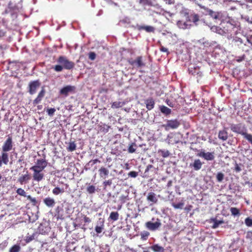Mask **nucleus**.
Returning a JSON list of instances; mask_svg holds the SVG:
<instances>
[{"mask_svg":"<svg viewBox=\"0 0 252 252\" xmlns=\"http://www.w3.org/2000/svg\"><path fill=\"white\" fill-rule=\"evenodd\" d=\"M48 162L45 158L38 159L34 165L30 168L33 172V179L37 182L41 181L44 178V175L42 171L46 167Z\"/></svg>","mask_w":252,"mask_h":252,"instance_id":"obj_1","label":"nucleus"},{"mask_svg":"<svg viewBox=\"0 0 252 252\" xmlns=\"http://www.w3.org/2000/svg\"><path fill=\"white\" fill-rule=\"evenodd\" d=\"M57 62L60 64L56 65L53 67L57 72L62 71L63 68L68 70L72 69L75 65L73 62L69 61L66 57L63 56L59 57Z\"/></svg>","mask_w":252,"mask_h":252,"instance_id":"obj_2","label":"nucleus"},{"mask_svg":"<svg viewBox=\"0 0 252 252\" xmlns=\"http://www.w3.org/2000/svg\"><path fill=\"white\" fill-rule=\"evenodd\" d=\"M129 64H130L133 68H142L145 66L146 64L143 61L142 56H138L135 60L129 59L127 61Z\"/></svg>","mask_w":252,"mask_h":252,"instance_id":"obj_3","label":"nucleus"},{"mask_svg":"<svg viewBox=\"0 0 252 252\" xmlns=\"http://www.w3.org/2000/svg\"><path fill=\"white\" fill-rule=\"evenodd\" d=\"M230 128L233 132L240 134L242 135H243L245 132L247 131L246 127L242 124H231L230 125Z\"/></svg>","mask_w":252,"mask_h":252,"instance_id":"obj_4","label":"nucleus"},{"mask_svg":"<svg viewBox=\"0 0 252 252\" xmlns=\"http://www.w3.org/2000/svg\"><path fill=\"white\" fill-rule=\"evenodd\" d=\"M4 65H6V70H10L12 73L16 72L20 68V65L16 62H5Z\"/></svg>","mask_w":252,"mask_h":252,"instance_id":"obj_5","label":"nucleus"},{"mask_svg":"<svg viewBox=\"0 0 252 252\" xmlns=\"http://www.w3.org/2000/svg\"><path fill=\"white\" fill-rule=\"evenodd\" d=\"M161 224L159 219H157V221L155 222H152L150 221H147L145 223V226L147 228L151 231H155L158 229Z\"/></svg>","mask_w":252,"mask_h":252,"instance_id":"obj_6","label":"nucleus"},{"mask_svg":"<svg viewBox=\"0 0 252 252\" xmlns=\"http://www.w3.org/2000/svg\"><path fill=\"white\" fill-rule=\"evenodd\" d=\"M40 82L38 80L31 81L29 85V92L31 94L36 93V89L40 86Z\"/></svg>","mask_w":252,"mask_h":252,"instance_id":"obj_7","label":"nucleus"},{"mask_svg":"<svg viewBox=\"0 0 252 252\" xmlns=\"http://www.w3.org/2000/svg\"><path fill=\"white\" fill-rule=\"evenodd\" d=\"M215 153L214 152H207L205 153L204 151H201L198 153L197 156L203 158L206 160H212L215 158Z\"/></svg>","mask_w":252,"mask_h":252,"instance_id":"obj_8","label":"nucleus"},{"mask_svg":"<svg viewBox=\"0 0 252 252\" xmlns=\"http://www.w3.org/2000/svg\"><path fill=\"white\" fill-rule=\"evenodd\" d=\"M18 11V8L15 3L12 1H9L8 4L7 8L5 10V13H10L11 15H13Z\"/></svg>","mask_w":252,"mask_h":252,"instance_id":"obj_9","label":"nucleus"},{"mask_svg":"<svg viewBox=\"0 0 252 252\" xmlns=\"http://www.w3.org/2000/svg\"><path fill=\"white\" fill-rule=\"evenodd\" d=\"M12 137L11 136H8L2 146V151L3 152L10 151L12 150Z\"/></svg>","mask_w":252,"mask_h":252,"instance_id":"obj_10","label":"nucleus"},{"mask_svg":"<svg viewBox=\"0 0 252 252\" xmlns=\"http://www.w3.org/2000/svg\"><path fill=\"white\" fill-rule=\"evenodd\" d=\"M75 90V87L68 85L63 88L60 91L61 94L67 96L69 93H74Z\"/></svg>","mask_w":252,"mask_h":252,"instance_id":"obj_11","label":"nucleus"},{"mask_svg":"<svg viewBox=\"0 0 252 252\" xmlns=\"http://www.w3.org/2000/svg\"><path fill=\"white\" fill-rule=\"evenodd\" d=\"M200 7L205 10V14L210 15L215 19H219L220 17V13L215 12L211 9L205 7V6L200 5Z\"/></svg>","mask_w":252,"mask_h":252,"instance_id":"obj_12","label":"nucleus"},{"mask_svg":"<svg viewBox=\"0 0 252 252\" xmlns=\"http://www.w3.org/2000/svg\"><path fill=\"white\" fill-rule=\"evenodd\" d=\"M180 125V122L176 119L168 120L165 126V129L168 130V128L172 129L177 128Z\"/></svg>","mask_w":252,"mask_h":252,"instance_id":"obj_13","label":"nucleus"},{"mask_svg":"<svg viewBox=\"0 0 252 252\" xmlns=\"http://www.w3.org/2000/svg\"><path fill=\"white\" fill-rule=\"evenodd\" d=\"M136 27L138 30H145L147 32H154L155 31V28L151 26L137 25Z\"/></svg>","mask_w":252,"mask_h":252,"instance_id":"obj_14","label":"nucleus"},{"mask_svg":"<svg viewBox=\"0 0 252 252\" xmlns=\"http://www.w3.org/2000/svg\"><path fill=\"white\" fill-rule=\"evenodd\" d=\"M202 165V163L199 159H195L194 162L190 163L189 166L191 167H193L194 170L197 171L200 170Z\"/></svg>","mask_w":252,"mask_h":252,"instance_id":"obj_15","label":"nucleus"},{"mask_svg":"<svg viewBox=\"0 0 252 252\" xmlns=\"http://www.w3.org/2000/svg\"><path fill=\"white\" fill-rule=\"evenodd\" d=\"M43 202L46 206L49 208L53 207L56 204L55 200L50 197L45 198L43 199Z\"/></svg>","mask_w":252,"mask_h":252,"instance_id":"obj_16","label":"nucleus"},{"mask_svg":"<svg viewBox=\"0 0 252 252\" xmlns=\"http://www.w3.org/2000/svg\"><path fill=\"white\" fill-rule=\"evenodd\" d=\"M99 175L100 178L105 179L109 173V170L104 167H101L98 170Z\"/></svg>","mask_w":252,"mask_h":252,"instance_id":"obj_17","label":"nucleus"},{"mask_svg":"<svg viewBox=\"0 0 252 252\" xmlns=\"http://www.w3.org/2000/svg\"><path fill=\"white\" fill-rule=\"evenodd\" d=\"M147 199L148 201L152 202V204L157 203L158 200L156 194L153 192L148 193Z\"/></svg>","mask_w":252,"mask_h":252,"instance_id":"obj_18","label":"nucleus"},{"mask_svg":"<svg viewBox=\"0 0 252 252\" xmlns=\"http://www.w3.org/2000/svg\"><path fill=\"white\" fill-rule=\"evenodd\" d=\"M218 137L220 140H221L223 141H226L228 139V132L226 130L225 128L219 131L218 133Z\"/></svg>","mask_w":252,"mask_h":252,"instance_id":"obj_19","label":"nucleus"},{"mask_svg":"<svg viewBox=\"0 0 252 252\" xmlns=\"http://www.w3.org/2000/svg\"><path fill=\"white\" fill-rule=\"evenodd\" d=\"M145 104L147 109L149 110H151L154 108L155 102L154 99L151 97L145 100Z\"/></svg>","mask_w":252,"mask_h":252,"instance_id":"obj_20","label":"nucleus"},{"mask_svg":"<svg viewBox=\"0 0 252 252\" xmlns=\"http://www.w3.org/2000/svg\"><path fill=\"white\" fill-rule=\"evenodd\" d=\"M30 179V177L29 175L28 174L27 171L26 174L22 175L19 178L18 181L21 185H23L25 182H28Z\"/></svg>","mask_w":252,"mask_h":252,"instance_id":"obj_21","label":"nucleus"},{"mask_svg":"<svg viewBox=\"0 0 252 252\" xmlns=\"http://www.w3.org/2000/svg\"><path fill=\"white\" fill-rule=\"evenodd\" d=\"M151 249L154 252H163L164 251L163 247L159 246L158 244H155L153 245L151 247Z\"/></svg>","mask_w":252,"mask_h":252,"instance_id":"obj_22","label":"nucleus"},{"mask_svg":"<svg viewBox=\"0 0 252 252\" xmlns=\"http://www.w3.org/2000/svg\"><path fill=\"white\" fill-rule=\"evenodd\" d=\"M212 221L214 222L212 228L214 229L218 228L219 225L224 223V221L223 220H218L216 218L213 219Z\"/></svg>","mask_w":252,"mask_h":252,"instance_id":"obj_23","label":"nucleus"},{"mask_svg":"<svg viewBox=\"0 0 252 252\" xmlns=\"http://www.w3.org/2000/svg\"><path fill=\"white\" fill-rule=\"evenodd\" d=\"M119 214L117 212H112L109 216V219L113 221H116L119 219Z\"/></svg>","mask_w":252,"mask_h":252,"instance_id":"obj_24","label":"nucleus"},{"mask_svg":"<svg viewBox=\"0 0 252 252\" xmlns=\"http://www.w3.org/2000/svg\"><path fill=\"white\" fill-rule=\"evenodd\" d=\"M160 110L162 113L166 115L170 114L171 112L170 109L164 105L161 106L160 107Z\"/></svg>","mask_w":252,"mask_h":252,"instance_id":"obj_25","label":"nucleus"},{"mask_svg":"<svg viewBox=\"0 0 252 252\" xmlns=\"http://www.w3.org/2000/svg\"><path fill=\"white\" fill-rule=\"evenodd\" d=\"M125 105L124 102L121 101H115L112 103L111 107L112 108H119L122 107Z\"/></svg>","mask_w":252,"mask_h":252,"instance_id":"obj_26","label":"nucleus"},{"mask_svg":"<svg viewBox=\"0 0 252 252\" xmlns=\"http://www.w3.org/2000/svg\"><path fill=\"white\" fill-rule=\"evenodd\" d=\"M231 215L233 216H237L240 215V210L236 207H231L230 209Z\"/></svg>","mask_w":252,"mask_h":252,"instance_id":"obj_27","label":"nucleus"},{"mask_svg":"<svg viewBox=\"0 0 252 252\" xmlns=\"http://www.w3.org/2000/svg\"><path fill=\"white\" fill-rule=\"evenodd\" d=\"M76 144L75 142H71L69 143L68 146L67 147L66 149L68 152H73L76 150Z\"/></svg>","mask_w":252,"mask_h":252,"instance_id":"obj_28","label":"nucleus"},{"mask_svg":"<svg viewBox=\"0 0 252 252\" xmlns=\"http://www.w3.org/2000/svg\"><path fill=\"white\" fill-rule=\"evenodd\" d=\"M64 192V189L63 188H60L59 187L55 188L53 190L52 192L54 195H57L60 193H63Z\"/></svg>","mask_w":252,"mask_h":252,"instance_id":"obj_29","label":"nucleus"},{"mask_svg":"<svg viewBox=\"0 0 252 252\" xmlns=\"http://www.w3.org/2000/svg\"><path fill=\"white\" fill-rule=\"evenodd\" d=\"M158 153H160L163 158H167L169 156L170 152L168 150L159 149L158 150Z\"/></svg>","mask_w":252,"mask_h":252,"instance_id":"obj_30","label":"nucleus"},{"mask_svg":"<svg viewBox=\"0 0 252 252\" xmlns=\"http://www.w3.org/2000/svg\"><path fill=\"white\" fill-rule=\"evenodd\" d=\"M9 161L8 156L7 153L5 152L3 153L1 156V162H3L4 163L6 164Z\"/></svg>","mask_w":252,"mask_h":252,"instance_id":"obj_31","label":"nucleus"},{"mask_svg":"<svg viewBox=\"0 0 252 252\" xmlns=\"http://www.w3.org/2000/svg\"><path fill=\"white\" fill-rule=\"evenodd\" d=\"M136 147V145L135 143H131L128 148V151L129 153H134L136 151L135 147Z\"/></svg>","mask_w":252,"mask_h":252,"instance_id":"obj_32","label":"nucleus"},{"mask_svg":"<svg viewBox=\"0 0 252 252\" xmlns=\"http://www.w3.org/2000/svg\"><path fill=\"white\" fill-rule=\"evenodd\" d=\"M243 137L252 145V134L248 133L246 131L243 134Z\"/></svg>","mask_w":252,"mask_h":252,"instance_id":"obj_33","label":"nucleus"},{"mask_svg":"<svg viewBox=\"0 0 252 252\" xmlns=\"http://www.w3.org/2000/svg\"><path fill=\"white\" fill-rule=\"evenodd\" d=\"M21 247L19 245H14L9 250V252H19Z\"/></svg>","mask_w":252,"mask_h":252,"instance_id":"obj_34","label":"nucleus"},{"mask_svg":"<svg viewBox=\"0 0 252 252\" xmlns=\"http://www.w3.org/2000/svg\"><path fill=\"white\" fill-rule=\"evenodd\" d=\"M99 130L101 132H107L109 130V129L110 128L109 126L105 125H100L99 126Z\"/></svg>","mask_w":252,"mask_h":252,"instance_id":"obj_35","label":"nucleus"},{"mask_svg":"<svg viewBox=\"0 0 252 252\" xmlns=\"http://www.w3.org/2000/svg\"><path fill=\"white\" fill-rule=\"evenodd\" d=\"M16 193L18 195L22 196H24L25 197H27V196H28V195H27L26 192H25V191L22 188L18 189L16 190Z\"/></svg>","mask_w":252,"mask_h":252,"instance_id":"obj_36","label":"nucleus"},{"mask_svg":"<svg viewBox=\"0 0 252 252\" xmlns=\"http://www.w3.org/2000/svg\"><path fill=\"white\" fill-rule=\"evenodd\" d=\"M28 200H30L32 205L35 206L37 203V201L35 198L32 197L31 195H29L27 196Z\"/></svg>","mask_w":252,"mask_h":252,"instance_id":"obj_37","label":"nucleus"},{"mask_svg":"<svg viewBox=\"0 0 252 252\" xmlns=\"http://www.w3.org/2000/svg\"><path fill=\"white\" fill-rule=\"evenodd\" d=\"M184 205V203L182 201L181 202H179L177 204L173 203L172 204V206L175 208V209H182L183 206Z\"/></svg>","mask_w":252,"mask_h":252,"instance_id":"obj_38","label":"nucleus"},{"mask_svg":"<svg viewBox=\"0 0 252 252\" xmlns=\"http://www.w3.org/2000/svg\"><path fill=\"white\" fill-rule=\"evenodd\" d=\"M224 174L221 172H218L217 173L216 178L218 182H221L224 179Z\"/></svg>","mask_w":252,"mask_h":252,"instance_id":"obj_39","label":"nucleus"},{"mask_svg":"<svg viewBox=\"0 0 252 252\" xmlns=\"http://www.w3.org/2000/svg\"><path fill=\"white\" fill-rule=\"evenodd\" d=\"M87 191L90 194L94 193L95 191V188L93 185H90L87 188Z\"/></svg>","mask_w":252,"mask_h":252,"instance_id":"obj_40","label":"nucleus"},{"mask_svg":"<svg viewBox=\"0 0 252 252\" xmlns=\"http://www.w3.org/2000/svg\"><path fill=\"white\" fill-rule=\"evenodd\" d=\"M246 225L248 227L252 226V219L248 217L245 220Z\"/></svg>","mask_w":252,"mask_h":252,"instance_id":"obj_41","label":"nucleus"},{"mask_svg":"<svg viewBox=\"0 0 252 252\" xmlns=\"http://www.w3.org/2000/svg\"><path fill=\"white\" fill-rule=\"evenodd\" d=\"M34 234L30 236H27L26 237L25 241L27 243H30L34 239Z\"/></svg>","mask_w":252,"mask_h":252,"instance_id":"obj_42","label":"nucleus"},{"mask_svg":"<svg viewBox=\"0 0 252 252\" xmlns=\"http://www.w3.org/2000/svg\"><path fill=\"white\" fill-rule=\"evenodd\" d=\"M89 58L91 61H94L96 58V54L94 52H90L88 54Z\"/></svg>","mask_w":252,"mask_h":252,"instance_id":"obj_43","label":"nucleus"},{"mask_svg":"<svg viewBox=\"0 0 252 252\" xmlns=\"http://www.w3.org/2000/svg\"><path fill=\"white\" fill-rule=\"evenodd\" d=\"M150 233L148 231H144L141 233V239L143 240H146L149 235Z\"/></svg>","mask_w":252,"mask_h":252,"instance_id":"obj_44","label":"nucleus"},{"mask_svg":"<svg viewBox=\"0 0 252 252\" xmlns=\"http://www.w3.org/2000/svg\"><path fill=\"white\" fill-rule=\"evenodd\" d=\"M56 111V109L54 108H51L47 109V112L48 113V114L50 116H52L54 115V113Z\"/></svg>","mask_w":252,"mask_h":252,"instance_id":"obj_45","label":"nucleus"},{"mask_svg":"<svg viewBox=\"0 0 252 252\" xmlns=\"http://www.w3.org/2000/svg\"><path fill=\"white\" fill-rule=\"evenodd\" d=\"M103 229V225L101 226H96L95 227V230L97 232V233H100L102 230Z\"/></svg>","mask_w":252,"mask_h":252,"instance_id":"obj_46","label":"nucleus"},{"mask_svg":"<svg viewBox=\"0 0 252 252\" xmlns=\"http://www.w3.org/2000/svg\"><path fill=\"white\" fill-rule=\"evenodd\" d=\"M42 98L40 97L39 96L37 95L36 98L33 101V104L35 105L40 102Z\"/></svg>","mask_w":252,"mask_h":252,"instance_id":"obj_47","label":"nucleus"},{"mask_svg":"<svg viewBox=\"0 0 252 252\" xmlns=\"http://www.w3.org/2000/svg\"><path fill=\"white\" fill-rule=\"evenodd\" d=\"M128 176L132 178H135L138 176V173L134 171H130L128 173Z\"/></svg>","mask_w":252,"mask_h":252,"instance_id":"obj_48","label":"nucleus"},{"mask_svg":"<svg viewBox=\"0 0 252 252\" xmlns=\"http://www.w3.org/2000/svg\"><path fill=\"white\" fill-rule=\"evenodd\" d=\"M140 2L148 5H152V2L151 0H140Z\"/></svg>","mask_w":252,"mask_h":252,"instance_id":"obj_49","label":"nucleus"},{"mask_svg":"<svg viewBox=\"0 0 252 252\" xmlns=\"http://www.w3.org/2000/svg\"><path fill=\"white\" fill-rule=\"evenodd\" d=\"M192 20L193 22H197L199 20V16L197 14H193L192 16Z\"/></svg>","mask_w":252,"mask_h":252,"instance_id":"obj_50","label":"nucleus"},{"mask_svg":"<svg viewBox=\"0 0 252 252\" xmlns=\"http://www.w3.org/2000/svg\"><path fill=\"white\" fill-rule=\"evenodd\" d=\"M100 163V160L98 159H92L89 161V163L91 164L92 165L96 164V163Z\"/></svg>","mask_w":252,"mask_h":252,"instance_id":"obj_51","label":"nucleus"},{"mask_svg":"<svg viewBox=\"0 0 252 252\" xmlns=\"http://www.w3.org/2000/svg\"><path fill=\"white\" fill-rule=\"evenodd\" d=\"M45 90L43 88L40 91V92L39 93L38 95L41 98H43V97L45 95Z\"/></svg>","mask_w":252,"mask_h":252,"instance_id":"obj_52","label":"nucleus"},{"mask_svg":"<svg viewBox=\"0 0 252 252\" xmlns=\"http://www.w3.org/2000/svg\"><path fill=\"white\" fill-rule=\"evenodd\" d=\"M166 103L169 106L171 107H173L175 104L174 102L171 101L169 99H166Z\"/></svg>","mask_w":252,"mask_h":252,"instance_id":"obj_53","label":"nucleus"},{"mask_svg":"<svg viewBox=\"0 0 252 252\" xmlns=\"http://www.w3.org/2000/svg\"><path fill=\"white\" fill-rule=\"evenodd\" d=\"M103 184L105 187H106L107 186H110L112 184V180H108L105 181L103 182Z\"/></svg>","mask_w":252,"mask_h":252,"instance_id":"obj_54","label":"nucleus"},{"mask_svg":"<svg viewBox=\"0 0 252 252\" xmlns=\"http://www.w3.org/2000/svg\"><path fill=\"white\" fill-rule=\"evenodd\" d=\"M234 170L236 172H239L240 171H241V167L239 166V165L237 163H236L235 164V168H234Z\"/></svg>","mask_w":252,"mask_h":252,"instance_id":"obj_55","label":"nucleus"},{"mask_svg":"<svg viewBox=\"0 0 252 252\" xmlns=\"http://www.w3.org/2000/svg\"><path fill=\"white\" fill-rule=\"evenodd\" d=\"M84 222H86V223H89V222H90L91 221V220L90 219V218H89V217H88L87 216H85L84 217Z\"/></svg>","mask_w":252,"mask_h":252,"instance_id":"obj_56","label":"nucleus"},{"mask_svg":"<svg viewBox=\"0 0 252 252\" xmlns=\"http://www.w3.org/2000/svg\"><path fill=\"white\" fill-rule=\"evenodd\" d=\"M252 236V231H249L247 232V235H246V238L247 239H250Z\"/></svg>","mask_w":252,"mask_h":252,"instance_id":"obj_57","label":"nucleus"},{"mask_svg":"<svg viewBox=\"0 0 252 252\" xmlns=\"http://www.w3.org/2000/svg\"><path fill=\"white\" fill-rule=\"evenodd\" d=\"M160 50L161 52H168V49L166 48H165L163 46H161L160 47Z\"/></svg>","mask_w":252,"mask_h":252,"instance_id":"obj_58","label":"nucleus"},{"mask_svg":"<svg viewBox=\"0 0 252 252\" xmlns=\"http://www.w3.org/2000/svg\"><path fill=\"white\" fill-rule=\"evenodd\" d=\"M5 62H4L3 63H1V68L2 69V71H4V70H6V65H3V63H5Z\"/></svg>","mask_w":252,"mask_h":252,"instance_id":"obj_59","label":"nucleus"},{"mask_svg":"<svg viewBox=\"0 0 252 252\" xmlns=\"http://www.w3.org/2000/svg\"><path fill=\"white\" fill-rule=\"evenodd\" d=\"M172 184V181H171V180L169 181L167 183V187H170V186H171Z\"/></svg>","mask_w":252,"mask_h":252,"instance_id":"obj_60","label":"nucleus"},{"mask_svg":"<svg viewBox=\"0 0 252 252\" xmlns=\"http://www.w3.org/2000/svg\"><path fill=\"white\" fill-rule=\"evenodd\" d=\"M191 206H189L188 208L186 207V208H185V209H186V210H190V208H191Z\"/></svg>","mask_w":252,"mask_h":252,"instance_id":"obj_61","label":"nucleus"},{"mask_svg":"<svg viewBox=\"0 0 252 252\" xmlns=\"http://www.w3.org/2000/svg\"><path fill=\"white\" fill-rule=\"evenodd\" d=\"M50 252H55V250L54 249H52L50 250Z\"/></svg>","mask_w":252,"mask_h":252,"instance_id":"obj_62","label":"nucleus"},{"mask_svg":"<svg viewBox=\"0 0 252 252\" xmlns=\"http://www.w3.org/2000/svg\"><path fill=\"white\" fill-rule=\"evenodd\" d=\"M251 154L252 155V150H251Z\"/></svg>","mask_w":252,"mask_h":252,"instance_id":"obj_63","label":"nucleus"},{"mask_svg":"<svg viewBox=\"0 0 252 252\" xmlns=\"http://www.w3.org/2000/svg\"><path fill=\"white\" fill-rule=\"evenodd\" d=\"M251 187H252V183H251Z\"/></svg>","mask_w":252,"mask_h":252,"instance_id":"obj_64","label":"nucleus"}]
</instances>
